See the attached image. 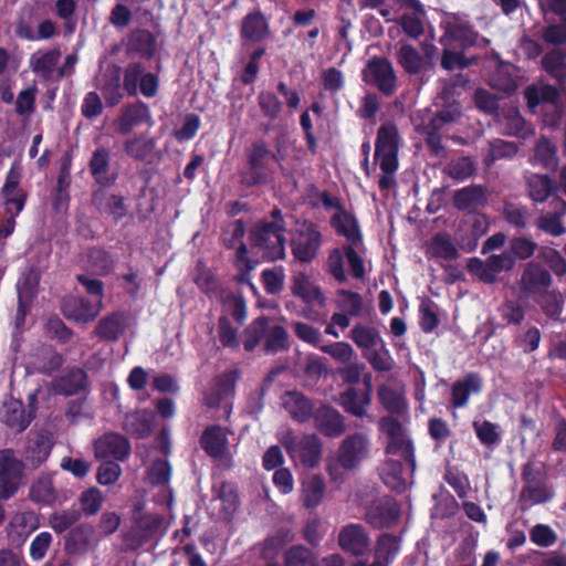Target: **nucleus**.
<instances>
[{
  "mask_svg": "<svg viewBox=\"0 0 566 566\" xmlns=\"http://www.w3.org/2000/svg\"><path fill=\"white\" fill-rule=\"evenodd\" d=\"M439 28L442 31L439 43L442 46L455 45L462 49H484L491 44L489 38L478 32L471 15L463 11H444L441 14Z\"/></svg>",
  "mask_w": 566,
  "mask_h": 566,
  "instance_id": "obj_1",
  "label": "nucleus"
},
{
  "mask_svg": "<svg viewBox=\"0 0 566 566\" xmlns=\"http://www.w3.org/2000/svg\"><path fill=\"white\" fill-rule=\"evenodd\" d=\"M461 116V104L457 101H447L436 113L424 111L419 114L416 130L424 137L429 151L434 156L443 155L446 147L440 134L444 125L455 122Z\"/></svg>",
  "mask_w": 566,
  "mask_h": 566,
  "instance_id": "obj_2",
  "label": "nucleus"
},
{
  "mask_svg": "<svg viewBox=\"0 0 566 566\" xmlns=\"http://www.w3.org/2000/svg\"><path fill=\"white\" fill-rule=\"evenodd\" d=\"M247 166L240 171V184L244 187H255L268 185L272 181L273 171L270 168V161H276L281 169L282 156L279 151L274 153L270 149L266 142L255 139L245 151Z\"/></svg>",
  "mask_w": 566,
  "mask_h": 566,
  "instance_id": "obj_3",
  "label": "nucleus"
},
{
  "mask_svg": "<svg viewBox=\"0 0 566 566\" xmlns=\"http://www.w3.org/2000/svg\"><path fill=\"white\" fill-rule=\"evenodd\" d=\"M369 453V439L364 432L349 433L337 448L335 458L327 462V472L331 479L337 481L342 478L340 470L353 471L359 467Z\"/></svg>",
  "mask_w": 566,
  "mask_h": 566,
  "instance_id": "obj_4",
  "label": "nucleus"
},
{
  "mask_svg": "<svg viewBox=\"0 0 566 566\" xmlns=\"http://www.w3.org/2000/svg\"><path fill=\"white\" fill-rule=\"evenodd\" d=\"M250 244L261 255L263 261L275 262L285 256L286 238L264 220L258 221L249 233Z\"/></svg>",
  "mask_w": 566,
  "mask_h": 566,
  "instance_id": "obj_5",
  "label": "nucleus"
},
{
  "mask_svg": "<svg viewBox=\"0 0 566 566\" xmlns=\"http://www.w3.org/2000/svg\"><path fill=\"white\" fill-rule=\"evenodd\" d=\"M378 428L381 432L386 433L388 438L386 452L388 454L400 455L409 468L410 473H413L417 469L415 444L413 441L407 437L401 422L390 416H386L379 419Z\"/></svg>",
  "mask_w": 566,
  "mask_h": 566,
  "instance_id": "obj_6",
  "label": "nucleus"
},
{
  "mask_svg": "<svg viewBox=\"0 0 566 566\" xmlns=\"http://www.w3.org/2000/svg\"><path fill=\"white\" fill-rule=\"evenodd\" d=\"M360 76H363L365 85L376 88L384 96L390 97L397 92V74L387 57L369 59L363 67Z\"/></svg>",
  "mask_w": 566,
  "mask_h": 566,
  "instance_id": "obj_7",
  "label": "nucleus"
},
{
  "mask_svg": "<svg viewBox=\"0 0 566 566\" xmlns=\"http://www.w3.org/2000/svg\"><path fill=\"white\" fill-rule=\"evenodd\" d=\"M343 411L352 417L364 419L373 401V376L370 371L364 374L361 387H346L336 399Z\"/></svg>",
  "mask_w": 566,
  "mask_h": 566,
  "instance_id": "obj_8",
  "label": "nucleus"
},
{
  "mask_svg": "<svg viewBox=\"0 0 566 566\" xmlns=\"http://www.w3.org/2000/svg\"><path fill=\"white\" fill-rule=\"evenodd\" d=\"M321 201L325 209L336 210V213L331 218V224L338 235L353 243L364 239L357 218L345 210L338 197L324 190L321 193Z\"/></svg>",
  "mask_w": 566,
  "mask_h": 566,
  "instance_id": "obj_9",
  "label": "nucleus"
},
{
  "mask_svg": "<svg viewBox=\"0 0 566 566\" xmlns=\"http://www.w3.org/2000/svg\"><path fill=\"white\" fill-rule=\"evenodd\" d=\"M323 243L318 226L311 220H303L291 240L292 253L296 261L308 264L315 260Z\"/></svg>",
  "mask_w": 566,
  "mask_h": 566,
  "instance_id": "obj_10",
  "label": "nucleus"
},
{
  "mask_svg": "<svg viewBox=\"0 0 566 566\" xmlns=\"http://www.w3.org/2000/svg\"><path fill=\"white\" fill-rule=\"evenodd\" d=\"M23 460L12 449L0 450V501L15 495L23 478Z\"/></svg>",
  "mask_w": 566,
  "mask_h": 566,
  "instance_id": "obj_11",
  "label": "nucleus"
},
{
  "mask_svg": "<svg viewBox=\"0 0 566 566\" xmlns=\"http://www.w3.org/2000/svg\"><path fill=\"white\" fill-rule=\"evenodd\" d=\"M553 284L549 270L541 263L531 261L525 264L518 280V290L523 297L535 298L543 292H547Z\"/></svg>",
  "mask_w": 566,
  "mask_h": 566,
  "instance_id": "obj_12",
  "label": "nucleus"
},
{
  "mask_svg": "<svg viewBox=\"0 0 566 566\" xmlns=\"http://www.w3.org/2000/svg\"><path fill=\"white\" fill-rule=\"evenodd\" d=\"M468 271L475 275L481 282L493 284L497 281L502 272H510L513 270V262L505 251L502 253H493L486 260H480L478 256H472L468 262Z\"/></svg>",
  "mask_w": 566,
  "mask_h": 566,
  "instance_id": "obj_13",
  "label": "nucleus"
},
{
  "mask_svg": "<svg viewBox=\"0 0 566 566\" xmlns=\"http://www.w3.org/2000/svg\"><path fill=\"white\" fill-rule=\"evenodd\" d=\"M73 497V491L56 486L51 475L43 474L32 482L29 499L44 506L62 505Z\"/></svg>",
  "mask_w": 566,
  "mask_h": 566,
  "instance_id": "obj_14",
  "label": "nucleus"
},
{
  "mask_svg": "<svg viewBox=\"0 0 566 566\" xmlns=\"http://www.w3.org/2000/svg\"><path fill=\"white\" fill-rule=\"evenodd\" d=\"M140 125L149 127L155 125L150 107L140 99L124 105L114 122L115 130L122 135L130 134L135 127Z\"/></svg>",
  "mask_w": 566,
  "mask_h": 566,
  "instance_id": "obj_15",
  "label": "nucleus"
},
{
  "mask_svg": "<svg viewBox=\"0 0 566 566\" xmlns=\"http://www.w3.org/2000/svg\"><path fill=\"white\" fill-rule=\"evenodd\" d=\"M125 55L128 59L150 61L157 52V38L145 29H133L123 40Z\"/></svg>",
  "mask_w": 566,
  "mask_h": 566,
  "instance_id": "obj_16",
  "label": "nucleus"
},
{
  "mask_svg": "<svg viewBox=\"0 0 566 566\" xmlns=\"http://www.w3.org/2000/svg\"><path fill=\"white\" fill-rule=\"evenodd\" d=\"M284 448L292 458H298L306 469H314L321 461L323 447L316 433H305L300 441H285Z\"/></svg>",
  "mask_w": 566,
  "mask_h": 566,
  "instance_id": "obj_17",
  "label": "nucleus"
},
{
  "mask_svg": "<svg viewBox=\"0 0 566 566\" xmlns=\"http://www.w3.org/2000/svg\"><path fill=\"white\" fill-rule=\"evenodd\" d=\"M52 446L48 432L30 431L22 451L23 468L33 470L40 468L49 459Z\"/></svg>",
  "mask_w": 566,
  "mask_h": 566,
  "instance_id": "obj_18",
  "label": "nucleus"
},
{
  "mask_svg": "<svg viewBox=\"0 0 566 566\" xmlns=\"http://www.w3.org/2000/svg\"><path fill=\"white\" fill-rule=\"evenodd\" d=\"M231 431L220 424L207 426L200 434L199 446L205 453L213 459H227L231 462L228 436Z\"/></svg>",
  "mask_w": 566,
  "mask_h": 566,
  "instance_id": "obj_19",
  "label": "nucleus"
},
{
  "mask_svg": "<svg viewBox=\"0 0 566 566\" xmlns=\"http://www.w3.org/2000/svg\"><path fill=\"white\" fill-rule=\"evenodd\" d=\"M314 427L328 439H337L346 431L345 417L333 405L321 402L312 418Z\"/></svg>",
  "mask_w": 566,
  "mask_h": 566,
  "instance_id": "obj_20",
  "label": "nucleus"
},
{
  "mask_svg": "<svg viewBox=\"0 0 566 566\" xmlns=\"http://www.w3.org/2000/svg\"><path fill=\"white\" fill-rule=\"evenodd\" d=\"M400 517V506L391 497L375 501L366 511V521L373 528H391Z\"/></svg>",
  "mask_w": 566,
  "mask_h": 566,
  "instance_id": "obj_21",
  "label": "nucleus"
},
{
  "mask_svg": "<svg viewBox=\"0 0 566 566\" xmlns=\"http://www.w3.org/2000/svg\"><path fill=\"white\" fill-rule=\"evenodd\" d=\"M102 302L92 303L85 297H67L61 303V313L67 321L78 324L93 322L102 311Z\"/></svg>",
  "mask_w": 566,
  "mask_h": 566,
  "instance_id": "obj_22",
  "label": "nucleus"
},
{
  "mask_svg": "<svg viewBox=\"0 0 566 566\" xmlns=\"http://www.w3.org/2000/svg\"><path fill=\"white\" fill-rule=\"evenodd\" d=\"M337 544L346 554L364 557L369 551L370 538L361 525L348 524L340 528Z\"/></svg>",
  "mask_w": 566,
  "mask_h": 566,
  "instance_id": "obj_23",
  "label": "nucleus"
},
{
  "mask_svg": "<svg viewBox=\"0 0 566 566\" xmlns=\"http://www.w3.org/2000/svg\"><path fill=\"white\" fill-rule=\"evenodd\" d=\"M92 206L102 214H106L117 223L128 213V207L125 197L122 195L106 191L99 187L92 192Z\"/></svg>",
  "mask_w": 566,
  "mask_h": 566,
  "instance_id": "obj_24",
  "label": "nucleus"
},
{
  "mask_svg": "<svg viewBox=\"0 0 566 566\" xmlns=\"http://www.w3.org/2000/svg\"><path fill=\"white\" fill-rule=\"evenodd\" d=\"M130 451L128 439L117 432H106L95 442V455L98 459L123 461Z\"/></svg>",
  "mask_w": 566,
  "mask_h": 566,
  "instance_id": "obj_25",
  "label": "nucleus"
},
{
  "mask_svg": "<svg viewBox=\"0 0 566 566\" xmlns=\"http://www.w3.org/2000/svg\"><path fill=\"white\" fill-rule=\"evenodd\" d=\"M88 171L94 181L103 188L114 186L119 177L117 170L111 168V151L106 147H99L92 153Z\"/></svg>",
  "mask_w": 566,
  "mask_h": 566,
  "instance_id": "obj_26",
  "label": "nucleus"
},
{
  "mask_svg": "<svg viewBox=\"0 0 566 566\" xmlns=\"http://www.w3.org/2000/svg\"><path fill=\"white\" fill-rule=\"evenodd\" d=\"M489 203V190L482 185H470L454 190L452 206L458 211L474 212Z\"/></svg>",
  "mask_w": 566,
  "mask_h": 566,
  "instance_id": "obj_27",
  "label": "nucleus"
},
{
  "mask_svg": "<svg viewBox=\"0 0 566 566\" xmlns=\"http://www.w3.org/2000/svg\"><path fill=\"white\" fill-rule=\"evenodd\" d=\"M290 290L293 296L306 305L325 306L326 304V296L322 287L312 282L306 272H298L291 276Z\"/></svg>",
  "mask_w": 566,
  "mask_h": 566,
  "instance_id": "obj_28",
  "label": "nucleus"
},
{
  "mask_svg": "<svg viewBox=\"0 0 566 566\" xmlns=\"http://www.w3.org/2000/svg\"><path fill=\"white\" fill-rule=\"evenodd\" d=\"M282 407L292 420L298 423L310 421L316 410L314 401L297 390H287L282 396Z\"/></svg>",
  "mask_w": 566,
  "mask_h": 566,
  "instance_id": "obj_29",
  "label": "nucleus"
},
{
  "mask_svg": "<svg viewBox=\"0 0 566 566\" xmlns=\"http://www.w3.org/2000/svg\"><path fill=\"white\" fill-rule=\"evenodd\" d=\"M129 327V316L124 311H113L99 319L95 335L104 342L118 340Z\"/></svg>",
  "mask_w": 566,
  "mask_h": 566,
  "instance_id": "obj_30",
  "label": "nucleus"
},
{
  "mask_svg": "<svg viewBox=\"0 0 566 566\" xmlns=\"http://www.w3.org/2000/svg\"><path fill=\"white\" fill-rule=\"evenodd\" d=\"M124 151L133 160L151 164L159 158L157 142L145 133L135 134L124 143Z\"/></svg>",
  "mask_w": 566,
  "mask_h": 566,
  "instance_id": "obj_31",
  "label": "nucleus"
},
{
  "mask_svg": "<svg viewBox=\"0 0 566 566\" xmlns=\"http://www.w3.org/2000/svg\"><path fill=\"white\" fill-rule=\"evenodd\" d=\"M551 207L554 211L541 214L535 220V224L539 231L558 238L566 233V228L562 220L566 214V202L556 196L552 199Z\"/></svg>",
  "mask_w": 566,
  "mask_h": 566,
  "instance_id": "obj_32",
  "label": "nucleus"
},
{
  "mask_svg": "<svg viewBox=\"0 0 566 566\" xmlns=\"http://www.w3.org/2000/svg\"><path fill=\"white\" fill-rule=\"evenodd\" d=\"M483 382L476 371L468 373L463 379L457 380L451 386V406L455 409L463 408L469 402L472 394L481 392Z\"/></svg>",
  "mask_w": 566,
  "mask_h": 566,
  "instance_id": "obj_33",
  "label": "nucleus"
},
{
  "mask_svg": "<svg viewBox=\"0 0 566 566\" xmlns=\"http://www.w3.org/2000/svg\"><path fill=\"white\" fill-rule=\"evenodd\" d=\"M270 33L269 19L260 10L249 12L243 18L240 30V35L243 40L258 43L268 39Z\"/></svg>",
  "mask_w": 566,
  "mask_h": 566,
  "instance_id": "obj_34",
  "label": "nucleus"
},
{
  "mask_svg": "<svg viewBox=\"0 0 566 566\" xmlns=\"http://www.w3.org/2000/svg\"><path fill=\"white\" fill-rule=\"evenodd\" d=\"M88 386L87 373L81 367L67 369L54 381V390L63 396H73L85 390Z\"/></svg>",
  "mask_w": 566,
  "mask_h": 566,
  "instance_id": "obj_35",
  "label": "nucleus"
},
{
  "mask_svg": "<svg viewBox=\"0 0 566 566\" xmlns=\"http://www.w3.org/2000/svg\"><path fill=\"white\" fill-rule=\"evenodd\" d=\"M101 91L107 106L113 107L122 102L125 90L122 84L120 66L113 64L106 69Z\"/></svg>",
  "mask_w": 566,
  "mask_h": 566,
  "instance_id": "obj_36",
  "label": "nucleus"
},
{
  "mask_svg": "<svg viewBox=\"0 0 566 566\" xmlns=\"http://www.w3.org/2000/svg\"><path fill=\"white\" fill-rule=\"evenodd\" d=\"M554 493L547 481L524 484L520 491L518 502L522 510L552 501Z\"/></svg>",
  "mask_w": 566,
  "mask_h": 566,
  "instance_id": "obj_37",
  "label": "nucleus"
},
{
  "mask_svg": "<svg viewBox=\"0 0 566 566\" xmlns=\"http://www.w3.org/2000/svg\"><path fill=\"white\" fill-rule=\"evenodd\" d=\"M3 409V422L18 432L23 431L35 417L34 409L25 412L24 405L19 399L4 402Z\"/></svg>",
  "mask_w": 566,
  "mask_h": 566,
  "instance_id": "obj_38",
  "label": "nucleus"
},
{
  "mask_svg": "<svg viewBox=\"0 0 566 566\" xmlns=\"http://www.w3.org/2000/svg\"><path fill=\"white\" fill-rule=\"evenodd\" d=\"M528 195L533 202L543 203L558 189L557 182L547 175L530 174L526 176Z\"/></svg>",
  "mask_w": 566,
  "mask_h": 566,
  "instance_id": "obj_39",
  "label": "nucleus"
},
{
  "mask_svg": "<svg viewBox=\"0 0 566 566\" xmlns=\"http://www.w3.org/2000/svg\"><path fill=\"white\" fill-rule=\"evenodd\" d=\"M325 491L326 484L321 475L312 474L306 476L302 482L303 506L306 509L319 506L324 500Z\"/></svg>",
  "mask_w": 566,
  "mask_h": 566,
  "instance_id": "obj_40",
  "label": "nucleus"
},
{
  "mask_svg": "<svg viewBox=\"0 0 566 566\" xmlns=\"http://www.w3.org/2000/svg\"><path fill=\"white\" fill-rule=\"evenodd\" d=\"M531 161L533 165H541L551 171H555L558 167L557 147L547 137L541 136L534 146Z\"/></svg>",
  "mask_w": 566,
  "mask_h": 566,
  "instance_id": "obj_41",
  "label": "nucleus"
},
{
  "mask_svg": "<svg viewBox=\"0 0 566 566\" xmlns=\"http://www.w3.org/2000/svg\"><path fill=\"white\" fill-rule=\"evenodd\" d=\"M349 337L363 353L376 348L384 340L376 327L364 324L355 325L349 332Z\"/></svg>",
  "mask_w": 566,
  "mask_h": 566,
  "instance_id": "obj_42",
  "label": "nucleus"
},
{
  "mask_svg": "<svg viewBox=\"0 0 566 566\" xmlns=\"http://www.w3.org/2000/svg\"><path fill=\"white\" fill-rule=\"evenodd\" d=\"M90 545V531L85 525L75 526L64 536V551L69 556L85 554Z\"/></svg>",
  "mask_w": 566,
  "mask_h": 566,
  "instance_id": "obj_43",
  "label": "nucleus"
},
{
  "mask_svg": "<svg viewBox=\"0 0 566 566\" xmlns=\"http://www.w3.org/2000/svg\"><path fill=\"white\" fill-rule=\"evenodd\" d=\"M403 462L396 459H388L381 468V478L385 484L396 491L402 492L406 490L407 481L403 476Z\"/></svg>",
  "mask_w": 566,
  "mask_h": 566,
  "instance_id": "obj_44",
  "label": "nucleus"
},
{
  "mask_svg": "<svg viewBox=\"0 0 566 566\" xmlns=\"http://www.w3.org/2000/svg\"><path fill=\"white\" fill-rule=\"evenodd\" d=\"M396 61L402 70L409 75H417L421 72L424 65L423 57L415 45L406 43L402 44L396 52Z\"/></svg>",
  "mask_w": 566,
  "mask_h": 566,
  "instance_id": "obj_45",
  "label": "nucleus"
},
{
  "mask_svg": "<svg viewBox=\"0 0 566 566\" xmlns=\"http://www.w3.org/2000/svg\"><path fill=\"white\" fill-rule=\"evenodd\" d=\"M41 280V272L35 266L27 268L22 274H20L17 291L18 296L23 300L33 301L39 293V285Z\"/></svg>",
  "mask_w": 566,
  "mask_h": 566,
  "instance_id": "obj_46",
  "label": "nucleus"
},
{
  "mask_svg": "<svg viewBox=\"0 0 566 566\" xmlns=\"http://www.w3.org/2000/svg\"><path fill=\"white\" fill-rule=\"evenodd\" d=\"M537 249V243L527 237H514L509 241L504 253L510 256L513 268L517 261H527Z\"/></svg>",
  "mask_w": 566,
  "mask_h": 566,
  "instance_id": "obj_47",
  "label": "nucleus"
},
{
  "mask_svg": "<svg viewBox=\"0 0 566 566\" xmlns=\"http://www.w3.org/2000/svg\"><path fill=\"white\" fill-rule=\"evenodd\" d=\"M542 312L553 321H558L563 312L564 297L558 290L543 292L533 300Z\"/></svg>",
  "mask_w": 566,
  "mask_h": 566,
  "instance_id": "obj_48",
  "label": "nucleus"
},
{
  "mask_svg": "<svg viewBox=\"0 0 566 566\" xmlns=\"http://www.w3.org/2000/svg\"><path fill=\"white\" fill-rule=\"evenodd\" d=\"M81 518L78 509L70 507L52 512L49 516V526L55 534H63L74 528Z\"/></svg>",
  "mask_w": 566,
  "mask_h": 566,
  "instance_id": "obj_49",
  "label": "nucleus"
},
{
  "mask_svg": "<svg viewBox=\"0 0 566 566\" xmlns=\"http://www.w3.org/2000/svg\"><path fill=\"white\" fill-rule=\"evenodd\" d=\"M60 57L61 51L57 48L50 49L44 53H40V51H38L31 56L30 66L33 72L45 78H50Z\"/></svg>",
  "mask_w": 566,
  "mask_h": 566,
  "instance_id": "obj_50",
  "label": "nucleus"
},
{
  "mask_svg": "<svg viewBox=\"0 0 566 566\" xmlns=\"http://www.w3.org/2000/svg\"><path fill=\"white\" fill-rule=\"evenodd\" d=\"M378 399L389 415L401 416L407 410L406 398L388 385L378 388Z\"/></svg>",
  "mask_w": 566,
  "mask_h": 566,
  "instance_id": "obj_51",
  "label": "nucleus"
},
{
  "mask_svg": "<svg viewBox=\"0 0 566 566\" xmlns=\"http://www.w3.org/2000/svg\"><path fill=\"white\" fill-rule=\"evenodd\" d=\"M398 129L392 124H384L377 130L375 159L382 153H398Z\"/></svg>",
  "mask_w": 566,
  "mask_h": 566,
  "instance_id": "obj_52",
  "label": "nucleus"
},
{
  "mask_svg": "<svg viewBox=\"0 0 566 566\" xmlns=\"http://www.w3.org/2000/svg\"><path fill=\"white\" fill-rule=\"evenodd\" d=\"M399 538L390 533L380 535L375 546V560L384 564H390L399 552Z\"/></svg>",
  "mask_w": 566,
  "mask_h": 566,
  "instance_id": "obj_53",
  "label": "nucleus"
},
{
  "mask_svg": "<svg viewBox=\"0 0 566 566\" xmlns=\"http://www.w3.org/2000/svg\"><path fill=\"white\" fill-rule=\"evenodd\" d=\"M284 566H318V560L313 551L303 544L292 545L283 557Z\"/></svg>",
  "mask_w": 566,
  "mask_h": 566,
  "instance_id": "obj_54",
  "label": "nucleus"
},
{
  "mask_svg": "<svg viewBox=\"0 0 566 566\" xmlns=\"http://www.w3.org/2000/svg\"><path fill=\"white\" fill-rule=\"evenodd\" d=\"M518 150V145L515 143L505 142V139H493L489 143V151L484 158V163L490 166L497 160L513 159Z\"/></svg>",
  "mask_w": 566,
  "mask_h": 566,
  "instance_id": "obj_55",
  "label": "nucleus"
},
{
  "mask_svg": "<svg viewBox=\"0 0 566 566\" xmlns=\"http://www.w3.org/2000/svg\"><path fill=\"white\" fill-rule=\"evenodd\" d=\"M378 348H373L368 353H363V357L368 361L371 368L379 373L390 371L394 368L395 361L387 348L385 340H381Z\"/></svg>",
  "mask_w": 566,
  "mask_h": 566,
  "instance_id": "obj_56",
  "label": "nucleus"
},
{
  "mask_svg": "<svg viewBox=\"0 0 566 566\" xmlns=\"http://www.w3.org/2000/svg\"><path fill=\"white\" fill-rule=\"evenodd\" d=\"M437 304L430 298L421 300L418 306V325L423 333L430 334L440 325V318L436 311Z\"/></svg>",
  "mask_w": 566,
  "mask_h": 566,
  "instance_id": "obj_57",
  "label": "nucleus"
},
{
  "mask_svg": "<svg viewBox=\"0 0 566 566\" xmlns=\"http://www.w3.org/2000/svg\"><path fill=\"white\" fill-rule=\"evenodd\" d=\"M104 495L102 490L97 486H91L81 492L78 497L81 516L84 514L85 516L96 515L104 504Z\"/></svg>",
  "mask_w": 566,
  "mask_h": 566,
  "instance_id": "obj_58",
  "label": "nucleus"
},
{
  "mask_svg": "<svg viewBox=\"0 0 566 566\" xmlns=\"http://www.w3.org/2000/svg\"><path fill=\"white\" fill-rule=\"evenodd\" d=\"M87 263L99 275H107L115 266L111 253L102 247H92L86 253Z\"/></svg>",
  "mask_w": 566,
  "mask_h": 566,
  "instance_id": "obj_59",
  "label": "nucleus"
},
{
  "mask_svg": "<svg viewBox=\"0 0 566 566\" xmlns=\"http://www.w3.org/2000/svg\"><path fill=\"white\" fill-rule=\"evenodd\" d=\"M500 426L490 420H475L473 421V430H475V438L481 444L485 447H496L502 442Z\"/></svg>",
  "mask_w": 566,
  "mask_h": 566,
  "instance_id": "obj_60",
  "label": "nucleus"
},
{
  "mask_svg": "<svg viewBox=\"0 0 566 566\" xmlns=\"http://www.w3.org/2000/svg\"><path fill=\"white\" fill-rule=\"evenodd\" d=\"M430 251L433 256L441 258L444 261H454L459 256L458 249L452 243L451 237L447 232H440L433 235Z\"/></svg>",
  "mask_w": 566,
  "mask_h": 566,
  "instance_id": "obj_61",
  "label": "nucleus"
},
{
  "mask_svg": "<svg viewBox=\"0 0 566 566\" xmlns=\"http://www.w3.org/2000/svg\"><path fill=\"white\" fill-rule=\"evenodd\" d=\"M258 105L264 118L270 122L279 119L283 104L277 95L272 91H262L256 97Z\"/></svg>",
  "mask_w": 566,
  "mask_h": 566,
  "instance_id": "obj_62",
  "label": "nucleus"
},
{
  "mask_svg": "<svg viewBox=\"0 0 566 566\" xmlns=\"http://www.w3.org/2000/svg\"><path fill=\"white\" fill-rule=\"evenodd\" d=\"M39 367L38 370L41 374L52 375L57 371L64 364V357L62 354L56 352L51 345L43 347L38 356Z\"/></svg>",
  "mask_w": 566,
  "mask_h": 566,
  "instance_id": "obj_63",
  "label": "nucleus"
},
{
  "mask_svg": "<svg viewBox=\"0 0 566 566\" xmlns=\"http://www.w3.org/2000/svg\"><path fill=\"white\" fill-rule=\"evenodd\" d=\"M127 428L136 439L148 438L154 428V415L138 412L127 419Z\"/></svg>",
  "mask_w": 566,
  "mask_h": 566,
  "instance_id": "obj_64",
  "label": "nucleus"
}]
</instances>
